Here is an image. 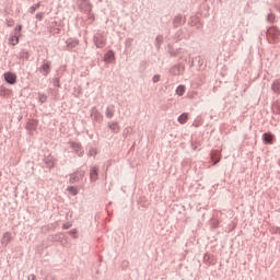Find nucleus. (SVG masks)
<instances>
[{
    "instance_id": "f257e3e1",
    "label": "nucleus",
    "mask_w": 280,
    "mask_h": 280,
    "mask_svg": "<svg viewBox=\"0 0 280 280\" xmlns=\"http://www.w3.org/2000/svg\"><path fill=\"white\" fill-rule=\"evenodd\" d=\"M280 32L277 27H270L267 31V38L270 40V43H277L279 40Z\"/></svg>"
},
{
    "instance_id": "f03ea898",
    "label": "nucleus",
    "mask_w": 280,
    "mask_h": 280,
    "mask_svg": "<svg viewBox=\"0 0 280 280\" xmlns=\"http://www.w3.org/2000/svg\"><path fill=\"white\" fill-rule=\"evenodd\" d=\"M4 80L8 82V84H16V74L12 72H5Z\"/></svg>"
},
{
    "instance_id": "7ed1b4c3",
    "label": "nucleus",
    "mask_w": 280,
    "mask_h": 280,
    "mask_svg": "<svg viewBox=\"0 0 280 280\" xmlns=\"http://www.w3.org/2000/svg\"><path fill=\"white\" fill-rule=\"evenodd\" d=\"M40 73L43 75H49V71H51V63L50 62H44L39 68Z\"/></svg>"
},
{
    "instance_id": "20e7f679",
    "label": "nucleus",
    "mask_w": 280,
    "mask_h": 280,
    "mask_svg": "<svg viewBox=\"0 0 280 280\" xmlns=\"http://www.w3.org/2000/svg\"><path fill=\"white\" fill-rule=\"evenodd\" d=\"M10 242H12V234L10 232H5L2 236V244H5V246H8Z\"/></svg>"
},
{
    "instance_id": "39448f33",
    "label": "nucleus",
    "mask_w": 280,
    "mask_h": 280,
    "mask_svg": "<svg viewBox=\"0 0 280 280\" xmlns=\"http://www.w3.org/2000/svg\"><path fill=\"white\" fill-rule=\"evenodd\" d=\"M262 140L265 141V143L272 144V141H275V136H272V133H264Z\"/></svg>"
},
{
    "instance_id": "423d86ee",
    "label": "nucleus",
    "mask_w": 280,
    "mask_h": 280,
    "mask_svg": "<svg viewBox=\"0 0 280 280\" xmlns=\"http://www.w3.org/2000/svg\"><path fill=\"white\" fill-rule=\"evenodd\" d=\"M105 62H113L115 60V52L108 51L104 57Z\"/></svg>"
},
{
    "instance_id": "0eeeda50",
    "label": "nucleus",
    "mask_w": 280,
    "mask_h": 280,
    "mask_svg": "<svg viewBox=\"0 0 280 280\" xmlns=\"http://www.w3.org/2000/svg\"><path fill=\"white\" fill-rule=\"evenodd\" d=\"M71 148L74 150V152H77L78 154H80V152H82V145L78 142H72L71 143Z\"/></svg>"
},
{
    "instance_id": "6e6552de",
    "label": "nucleus",
    "mask_w": 280,
    "mask_h": 280,
    "mask_svg": "<svg viewBox=\"0 0 280 280\" xmlns=\"http://www.w3.org/2000/svg\"><path fill=\"white\" fill-rule=\"evenodd\" d=\"M187 119H189V114L184 113L178 117L179 124H187Z\"/></svg>"
},
{
    "instance_id": "1a4fd4ad",
    "label": "nucleus",
    "mask_w": 280,
    "mask_h": 280,
    "mask_svg": "<svg viewBox=\"0 0 280 280\" xmlns=\"http://www.w3.org/2000/svg\"><path fill=\"white\" fill-rule=\"evenodd\" d=\"M186 88L185 85H178L176 89V94L180 96L185 95Z\"/></svg>"
},
{
    "instance_id": "9d476101",
    "label": "nucleus",
    "mask_w": 280,
    "mask_h": 280,
    "mask_svg": "<svg viewBox=\"0 0 280 280\" xmlns=\"http://www.w3.org/2000/svg\"><path fill=\"white\" fill-rule=\"evenodd\" d=\"M108 126L114 132H119V125L117 122H109Z\"/></svg>"
},
{
    "instance_id": "9b49d317",
    "label": "nucleus",
    "mask_w": 280,
    "mask_h": 280,
    "mask_svg": "<svg viewBox=\"0 0 280 280\" xmlns=\"http://www.w3.org/2000/svg\"><path fill=\"white\" fill-rule=\"evenodd\" d=\"M211 160L214 162V165L220 163V153L218 152L212 153Z\"/></svg>"
},
{
    "instance_id": "f8f14e48",
    "label": "nucleus",
    "mask_w": 280,
    "mask_h": 280,
    "mask_svg": "<svg viewBox=\"0 0 280 280\" xmlns=\"http://www.w3.org/2000/svg\"><path fill=\"white\" fill-rule=\"evenodd\" d=\"M271 89L275 93H280V81H275Z\"/></svg>"
},
{
    "instance_id": "ddd939ff",
    "label": "nucleus",
    "mask_w": 280,
    "mask_h": 280,
    "mask_svg": "<svg viewBox=\"0 0 280 280\" xmlns=\"http://www.w3.org/2000/svg\"><path fill=\"white\" fill-rule=\"evenodd\" d=\"M90 176H91V180H95L97 178V168H95V167L92 168Z\"/></svg>"
},
{
    "instance_id": "4468645a",
    "label": "nucleus",
    "mask_w": 280,
    "mask_h": 280,
    "mask_svg": "<svg viewBox=\"0 0 280 280\" xmlns=\"http://www.w3.org/2000/svg\"><path fill=\"white\" fill-rule=\"evenodd\" d=\"M9 40L11 45H19V36H12Z\"/></svg>"
},
{
    "instance_id": "2eb2a0df",
    "label": "nucleus",
    "mask_w": 280,
    "mask_h": 280,
    "mask_svg": "<svg viewBox=\"0 0 280 280\" xmlns=\"http://www.w3.org/2000/svg\"><path fill=\"white\" fill-rule=\"evenodd\" d=\"M7 25L8 27H12L14 25V20L12 19L7 20Z\"/></svg>"
},
{
    "instance_id": "dca6fc26",
    "label": "nucleus",
    "mask_w": 280,
    "mask_h": 280,
    "mask_svg": "<svg viewBox=\"0 0 280 280\" xmlns=\"http://www.w3.org/2000/svg\"><path fill=\"white\" fill-rule=\"evenodd\" d=\"M106 117H108V119H110L113 117V112L110 110V108H107Z\"/></svg>"
},
{
    "instance_id": "f3484780",
    "label": "nucleus",
    "mask_w": 280,
    "mask_h": 280,
    "mask_svg": "<svg viewBox=\"0 0 280 280\" xmlns=\"http://www.w3.org/2000/svg\"><path fill=\"white\" fill-rule=\"evenodd\" d=\"M68 190L71 191V194H73V196H75V194H78V191L75 190L74 187H69Z\"/></svg>"
},
{
    "instance_id": "a211bd4d",
    "label": "nucleus",
    "mask_w": 280,
    "mask_h": 280,
    "mask_svg": "<svg viewBox=\"0 0 280 280\" xmlns=\"http://www.w3.org/2000/svg\"><path fill=\"white\" fill-rule=\"evenodd\" d=\"M23 30V25H18L16 27H15V32H21Z\"/></svg>"
},
{
    "instance_id": "6ab92c4d",
    "label": "nucleus",
    "mask_w": 280,
    "mask_h": 280,
    "mask_svg": "<svg viewBox=\"0 0 280 280\" xmlns=\"http://www.w3.org/2000/svg\"><path fill=\"white\" fill-rule=\"evenodd\" d=\"M27 280H36V276L35 275H30Z\"/></svg>"
},
{
    "instance_id": "aec40b11",
    "label": "nucleus",
    "mask_w": 280,
    "mask_h": 280,
    "mask_svg": "<svg viewBox=\"0 0 280 280\" xmlns=\"http://www.w3.org/2000/svg\"><path fill=\"white\" fill-rule=\"evenodd\" d=\"M96 47H104V42H96Z\"/></svg>"
},
{
    "instance_id": "412c9836",
    "label": "nucleus",
    "mask_w": 280,
    "mask_h": 280,
    "mask_svg": "<svg viewBox=\"0 0 280 280\" xmlns=\"http://www.w3.org/2000/svg\"><path fill=\"white\" fill-rule=\"evenodd\" d=\"M159 80H160V77H159V75H155V77L153 78V82H159Z\"/></svg>"
},
{
    "instance_id": "4be33fe9",
    "label": "nucleus",
    "mask_w": 280,
    "mask_h": 280,
    "mask_svg": "<svg viewBox=\"0 0 280 280\" xmlns=\"http://www.w3.org/2000/svg\"><path fill=\"white\" fill-rule=\"evenodd\" d=\"M36 16L39 19V21H40V19H43V14H40V13L37 14Z\"/></svg>"
},
{
    "instance_id": "5701e85b",
    "label": "nucleus",
    "mask_w": 280,
    "mask_h": 280,
    "mask_svg": "<svg viewBox=\"0 0 280 280\" xmlns=\"http://www.w3.org/2000/svg\"><path fill=\"white\" fill-rule=\"evenodd\" d=\"M42 100H45V96Z\"/></svg>"
},
{
    "instance_id": "b1692460",
    "label": "nucleus",
    "mask_w": 280,
    "mask_h": 280,
    "mask_svg": "<svg viewBox=\"0 0 280 280\" xmlns=\"http://www.w3.org/2000/svg\"><path fill=\"white\" fill-rule=\"evenodd\" d=\"M42 100H45V96Z\"/></svg>"
}]
</instances>
